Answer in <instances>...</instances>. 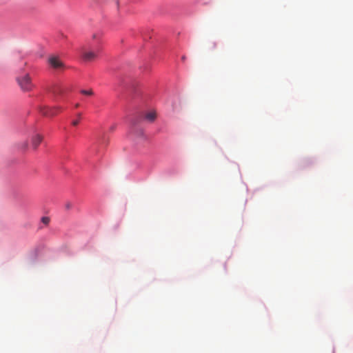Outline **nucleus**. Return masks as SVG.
Listing matches in <instances>:
<instances>
[{"mask_svg":"<svg viewBox=\"0 0 353 353\" xmlns=\"http://www.w3.org/2000/svg\"><path fill=\"white\" fill-rule=\"evenodd\" d=\"M157 117V114L155 111L151 110L147 112L145 115V119L149 122H152L155 120Z\"/></svg>","mask_w":353,"mask_h":353,"instance_id":"7","label":"nucleus"},{"mask_svg":"<svg viewBox=\"0 0 353 353\" xmlns=\"http://www.w3.org/2000/svg\"><path fill=\"white\" fill-rule=\"evenodd\" d=\"M81 93L83 94L89 95V96H91L93 94V92L92 90H81Z\"/></svg>","mask_w":353,"mask_h":353,"instance_id":"9","label":"nucleus"},{"mask_svg":"<svg viewBox=\"0 0 353 353\" xmlns=\"http://www.w3.org/2000/svg\"><path fill=\"white\" fill-rule=\"evenodd\" d=\"M79 123V120H74L72 122V124L74 126L77 125Z\"/></svg>","mask_w":353,"mask_h":353,"instance_id":"13","label":"nucleus"},{"mask_svg":"<svg viewBox=\"0 0 353 353\" xmlns=\"http://www.w3.org/2000/svg\"><path fill=\"white\" fill-rule=\"evenodd\" d=\"M81 57L85 61H94L97 57V52L88 51L85 48L81 49Z\"/></svg>","mask_w":353,"mask_h":353,"instance_id":"4","label":"nucleus"},{"mask_svg":"<svg viewBox=\"0 0 353 353\" xmlns=\"http://www.w3.org/2000/svg\"><path fill=\"white\" fill-rule=\"evenodd\" d=\"M48 63L50 65L56 70H60L64 68V64L61 59L56 56H51L48 59Z\"/></svg>","mask_w":353,"mask_h":353,"instance_id":"3","label":"nucleus"},{"mask_svg":"<svg viewBox=\"0 0 353 353\" xmlns=\"http://www.w3.org/2000/svg\"><path fill=\"white\" fill-rule=\"evenodd\" d=\"M132 138L134 139H137V141H143L145 139V136L144 135L143 130L141 128H138L137 127H133L132 128Z\"/></svg>","mask_w":353,"mask_h":353,"instance_id":"5","label":"nucleus"},{"mask_svg":"<svg viewBox=\"0 0 353 353\" xmlns=\"http://www.w3.org/2000/svg\"><path fill=\"white\" fill-rule=\"evenodd\" d=\"M79 106V103H77V104L75 105V107H76V108H78Z\"/></svg>","mask_w":353,"mask_h":353,"instance_id":"16","label":"nucleus"},{"mask_svg":"<svg viewBox=\"0 0 353 353\" xmlns=\"http://www.w3.org/2000/svg\"><path fill=\"white\" fill-rule=\"evenodd\" d=\"M65 208L66 210H70L72 208V203L71 202H67L65 204Z\"/></svg>","mask_w":353,"mask_h":353,"instance_id":"10","label":"nucleus"},{"mask_svg":"<svg viewBox=\"0 0 353 353\" xmlns=\"http://www.w3.org/2000/svg\"><path fill=\"white\" fill-rule=\"evenodd\" d=\"M63 108L59 105L50 107L48 105H41L39 108V112L45 117H52L62 111Z\"/></svg>","mask_w":353,"mask_h":353,"instance_id":"1","label":"nucleus"},{"mask_svg":"<svg viewBox=\"0 0 353 353\" xmlns=\"http://www.w3.org/2000/svg\"><path fill=\"white\" fill-rule=\"evenodd\" d=\"M17 82L23 91L28 92L33 89L34 85L28 74L17 78Z\"/></svg>","mask_w":353,"mask_h":353,"instance_id":"2","label":"nucleus"},{"mask_svg":"<svg viewBox=\"0 0 353 353\" xmlns=\"http://www.w3.org/2000/svg\"><path fill=\"white\" fill-rule=\"evenodd\" d=\"M116 128V125H112L110 128V132H113Z\"/></svg>","mask_w":353,"mask_h":353,"instance_id":"14","label":"nucleus"},{"mask_svg":"<svg viewBox=\"0 0 353 353\" xmlns=\"http://www.w3.org/2000/svg\"><path fill=\"white\" fill-rule=\"evenodd\" d=\"M99 34H97V33H96V34H94L92 35V39H99Z\"/></svg>","mask_w":353,"mask_h":353,"instance_id":"12","label":"nucleus"},{"mask_svg":"<svg viewBox=\"0 0 353 353\" xmlns=\"http://www.w3.org/2000/svg\"><path fill=\"white\" fill-rule=\"evenodd\" d=\"M43 137L40 134H36L32 139V147L36 150L42 141Z\"/></svg>","mask_w":353,"mask_h":353,"instance_id":"6","label":"nucleus"},{"mask_svg":"<svg viewBox=\"0 0 353 353\" xmlns=\"http://www.w3.org/2000/svg\"><path fill=\"white\" fill-rule=\"evenodd\" d=\"M24 148H27V143H24Z\"/></svg>","mask_w":353,"mask_h":353,"instance_id":"15","label":"nucleus"},{"mask_svg":"<svg viewBox=\"0 0 353 353\" xmlns=\"http://www.w3.org/2000/svg\"><path fill=\"white\" fill-rule=\"evenodd\" d=\"M52 92L54 95L61 94L63 92L62 89L59 85H54L53 88L49 90Z\"/></svg>","mask_w":353,"mask_h":353,"instance_id":"8","label":"nucleus"},{"mask_svg":"<svg viewBox=\"0 0 353 353\" xmlns=\"http://www.w3.org/2000/svg\"><path fill=\"white\" fill-rule=\"evenodd\" d=\"M41 221L44 224H48L50 221V219L48 217L44 216L42 218Z\"/></svg>","mask_w":353,"mask_h":353,"instance_id":"11","label":"nucleus"}]
</instances>
